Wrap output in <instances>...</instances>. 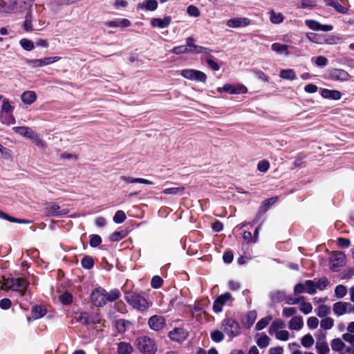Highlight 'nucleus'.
<instances>
[{"label":"nucleus","mask_w":354,"mask_h":354,"mask_svg":"<svg viewBox=\"0 0 354 354\" xmlns=\"http://www.w3.org/2000/svg\"><path fill=\"white\" fill-rule=\"evenodd\" d=\"M78 322H81L83 324H100V319H98L97 321L95 320H89V315H88L86 313H80L78 317H76Z\"/></svg>","instance_id":"31"},{"label":"nucleus","mask_w":354,"mask_h":354,"mask_svg":"<svg viewBox=\"0 0 354 354\" xmlns=\"http://www.w3.org/2000/svg\"><path fill=\"white\" fill-rule=\"evenodd\" d=\"M14 110V106H12L9 100L6 98V99H3V101L2 102V106H1V111H0V113H12Z\"/></svg>","instance_id":"43"},{"label":"nucleus","mask_w":354,"mask_h":354,"mask_svg":"<svg viewBox=\"0 0 354 354\" xmlns=\"http://www.w3.org/2000/svg\"><path fill=\"white\" fill-rule=\"evenodd\" d=\"M270 339L267 335L261 336L257 341L260 348H266L270 344Z\"/></svg>","instance_id":"49"},{"label":"nucleus","mask_w":354,"mask_h":354,"mask_svg":"<svg viewBox=\"0 0 354 354\" xmlns=\"http://www.w3.org/2000/svg\"><path fill=\"white\" fill-rule=\"evenodd\" d=\"M352 304L349 302L338 301L333 304V310L337 316H341L346 313H351Z\"/></svg>","instance_id":"14"},{"label":"nucleus","mask_w":354,"mask_h":354,"mask_svg":"<svg viewBox=\"0 0 354 354\" xmlns=\"http://www.w3.org/2000/svg\"><path fill=\"white\" fill-rule=\"evenodd\" d=\"M120 296V291L118 290H113L109 292H106V301H113L118 299Z\"/></svg>","instance_id":"51"},{"label":"nucleus","mask_w":354,"mask_h":354,"mask_svg":"<svg viewBox=\"0 0 354 354\" xmlns=\"http://www.w3.org/2000/svg\"><path fill=\"white\" fill-rule=\"evenodd\" d=\"M256 318H257V314L254 311H250L248 313L245 324H247V326L248 328L250 327L254 324Z\"/></svg>","instance_id":"59"},{"label":"nucleus","mask_w":354,"mask_h":354,"mask_svg":"<svg viewBox=\"0 0 354 354\" xmlns=\"http://www.w3.org/2000/svg\"><path fill=\"white\" fill-rule=\"evenodd\" d=\"M276 339L281 341H287L289 339L290 333L288 330H282L274 334Z\"/></svg>","instance_id":"55"},{"label":"nucleus","mask_w":354,"mask_h":354,"mask_svg":"<svg viewBox=\"0 0 354 354\" xmlns=\"http://www.w3.org/2000/svg\"><path fill=\"white\" fill-rule=\"evenodd\" d=\"M300 310L305 315L310 314L313 310V306L309 302H301L300 305Z\"/></svg>","instance_id":"56"},{"label":"nucleus","mask_w":354,"mask_h":354,"mask_svg":"<svg viewBox=\"0 0 354 354\" xmlns=\"http://www.w3.org/2000/svg\"><path fill=\"white\" fill-rule=\"evenodd\" d=\"M158 1L156 0H145V2L138 4V8L145 9L149 11H154L158 8Z\"/></svg>","instance_id":"25"},{"label":"nucleus","mask_w":354,"mask_h":354,"mask_svg":"<svg viewBox=\"0 0 354 354\" xmlns=\"http://www.w3.org/2000/svg\"><path fill=\"white\" fill-rule=\"evenodd\" d=\"M180 75L185 79L194 80L198 82L205 83L207 75L205 73L196 69H183Z\"/></svg>","instance_id":"5"},{"label":"nucleus","mask_w":354,"mask_h":354,"mask_svg":"<svg viewBox=\"0 0 354 354\" xmlns=\"http://www.w3.org/2000/svg\"><path fill=\"white\" fill-rule=\"evenodd\" d=\"M328 77L333 81L344 82L348 80L351 75L344 69L332 68L328 72Z\"/></svg>","instance_id":"11"},{"label":"nucleus","mask_w":354,"mask_h":354,"mask_svg":"<svg viewBox=\"0 0 354 354\" xmlns=\"http://www.w3.org/2000/svg\"><path fill=\"white\" fill-rule=\"evenodd\" d=\"M81 263H82V266L83 268H84L86 269H90L93 266V260L92 258H91L89 257H86L83 258Z\"/></svg>","instance_id":"63"},{"label":"nucleus","mask_w":354,"mask_h":354,"mask_svg":"<svg viewBox=\"0 0 354 354\" xmlns=\"http://www.w3.org/2000/svg\"><path fill=\"white\" fill-rule=\"evenodd\" d=\"M221 329L231 337L238 336L241 333L239 324L231 318L224 319Z\"/></svg>","instance_id":"4"},{"label":"nucleus","mask_w":354,"mask_h":354,"mask_svg":"<svg viewBox=\"0 0 354 354\" xmlns=\"http://www.w3.org/2000/svg\"><path fill=\"white\" fill-rule=\"evenodd\" d=\"M347 293V289L346 286L343 285H338L335 287V296L339 298L342 299L343 298Z\"/></svg>","instance_id":"47"},{"label":"nucleus","mask_w":354,"mask_h":354,"mask_svg":"<svg viewBox=\"0 0 354 354\" xmlns=\"http://www.w3.org/2000/svg\"><path fill=\"white\" fill-rule=\"evenodd\" d=\"M306 37L309 41H310L313 43L318 44H324V37L322 35H319L317 33L308 32L306 34Z\"/></svg>","instance_id":"35"},{"label":"nucleus","mask_w":354,"mask_h":354,"mask_svg":"<svg viewBox=\"0 0 354 354\" xmlns=\"http://www.w3.org/2000/svg\"><path fill=\"white\" fill-rule=\"evenodd\" d=\"M326 6L333 8L336 12L346 14L348 9L341 5L338 0H324Z\"/></svg>","instance_id":"23"},{"label":"nucleus","mask_w":354,"mask_h":354,"mask_svg":"<svg viewBox=\"0 0 354 354\" xmlns=\"http://www.w3.org/2000/svg\"><path fill=\"white\" fill-rule=\"evenodd\" d=\"M317 6L315 0H301L298 4V8L301 9H313Z\"/></svg>","instance_id":"37"},{"label":"nucleus","mask_w":354,"mask_h":354,"mask_svg":"<svg viewBox=\"0 0 354 354\" xmlns=\"http://www.w3.org/2000/svg\"><path fill=\"white\" fill-rule=\"evenodd\" d=\"M334 325V321L331 317H326L321 321L320 326L325 330L330 329Z\"/></svg>","instance_id":"50"},{"label":"nucleus","mask_w":354,"mask_h":354,"mask_svg":"<svg viewBox=\"0 0 354 354\" xmlns=\"http://www.w3.org/2000/svg\"><path fill=\"white\" fill-rule=\"evenodd\" d=\"M271 320H272L271 316H267L264 318H262L257 323L256 329L257 330H261L265 328L268 325V324L270 322Z\"/></svg>","instance_id":"42"},{"label":"nucleus","mask_w":354,"mask_h":354,"mask_svg":"<svg viewBox=\"0 0 354 354\" xmlns=\"http://www.w3.org/2000/svg\"><path fill=\"white\" fill-rule=\"evenodd\" d=\"M46 313V309L39 306H35L32 309V317L35 319L41 318Z\"/></svg>","instance_id":"38"},{"label":"nucleus","mask_w":354,"mask_h":354,"mask_svg":"<svg viewBox=\"0 0 354 354\" xmlns=\"http://www.w3.org/2000/svg\"><path fill=\"white\" fill-rule=\"evenodd\" d=\"M130 325L131 323L124 319H119L115 322V327L120 333H124Z\"/></svg>","instance_id":"39"},{"label":"nucleus","mask_w":354,"mask_h":354,"mask_svg":"<svg viewBox=\"0 0 354 354\" xmlns=\"http://www.w3.org/2000/svg\"><path fill=\"white\" fill-rule=\"evenodd\" d=\"M250 24V19L247 17H234L227 21V26L234 28L245 27Z\"/></svg>","instance_id":"17"},{"label":"nucleus","mask_w":354,"mask_h":354,"mask_svg":"<svg viewBox=\"0 0 354 354\" xmlns=\"http://www.w3.org/2000/svg\"><path fill=\"white\" fill-rule=\"evenodd\" d=\"M12 130L15 133L32 140L33 139L37 138V133L32 128L21 126V127H15L12 128Z\"/></svg>","instance_id":"13"},{"label":"nucleus","mask_w":354,"mask_h":354,"mask_svg":"<svg viewBox=\"0 0 354 354\" xmlns=\"http://www.w3.org/2000/svg\"><path fill=\"white\" fill-rule=\"evenodd\" d=\"M346 262V255L342 252H334L330 258V269L333 271H338Z\"/></svg>","instance_id":"7"},{"label":"nucleus","mask_w":354,"mask_h":354,"mask_svg":"<svg viewBox=\"0 0 354 354\" xmlns=\"http://www.w3.org/2000/svg\"><path fill=\"white\" fill-rule=\"evenodd\" d=\"M270 20L272 24H279L283 21L284 16L281 12H276L273 10L269 11Z\"/></svg>","instance_id":"32"},{"label":"nucleus","mask_w":354,"mask_h":354,"mask_svg":"<svg viewBox=\"0 0 354 354\" xmlns=\"http://www.w3.org/2000/svg\"><path fill=\"white\" fill-rule=\"evenodd\" d=\"M0 120L4 124L10 126V124H15L16 120L12 113H0Z\"/></svg>","instance_id":"33"},{"label":"nucleus","mask_w":354,"mask_h":354,"mask_svg":"<svg viewBox=\"0 0 354 354\" xmlns=\"http://www.w3.org/2000/svg\"><path fill=\"white\" fill-rule=\"evenodd\" d=\"M187 12L190 17H198L201 15L200 10L194 5H190L187 7Z\"/></svg>","instance_id":"54"},{"label":"nucleus","mask_w":354,"mask_h":354,"mask_svg":"<svg viewBox=\"0 0 354 354\" xmlns=\"http://www.w3.org/2000/svg\"><path fill=\"white\" fill-rule=\"evenodd\" d=\"M194 41H195V39L192 37H189L186 38V39H185V43H186L185 47L188 50L187 53H192L194 52V48H196V44H194Z\"/></svg>","instance_id":"52"},{"label":"nucleus","mask_w":354,"mask_h":354,"mask_svg":"<svg viewBox=\"0 0 354 354\" xmlns=\"http://www.w3.org/2000/svg\"><path fill=\"white\" fill-rule=\"evenodd\" d=\"M232 296L230 293L225 292L220 295L214 301L213 309L216 313H220L222 310L223 306L228 301L231 300Z\"/></svg>","instance_id":"18"},{"label":"nucleus","mask_w":354,"mask_h":354,"mask_svg":"<svg viewBox=\"0 0 354 354\" xmlns=\"http://www.w3.org/2000/svg\"><path fill=\"white\" fill-rule=\"evenodd\" d=\"M0 218L5 219V220L9 221L10 222L17 223H31V221H28V220H23V219H19V218H16L12 217L10 216H9L8 214H7L6 213L2 212L1 210H0Z\"/></svg>","instance_id":"36"},{"label":"nucleus","mask_w":354,"mask_h":354,"mask_svg":"<svg viewBox=\"0 0 354 354\" xmlns=\"http://www.w3.org/2000/svg\"><path fill=\"white\" fill-rule=\"evenodd\" d=\"M19 44L21 46L27 51L32 50L35 46L34 43L31 40L26 38L21 39L19 41Z\"/></svg>","instance_id":"45"},{"label":"nucleus","mask_w":354,"mask_h":354,"mask_svg":"<svg viewBox=\"0 0 354 354\" xmlns=\"http://www.w3.org/2000/svg\"><path fill=\"white\" fill-rule=\"evenodd\" d=\"M315 347L318 354H328L330 351L325 337L324 336L317 338Z\"/></svg>","instance_id":"22"},{"label":"nucleus","mask_w":354,"mask_h":354,"mask_svg":"<svg viewBox=\"0 0 354 354\" xmlns=\"http://www.w3.org/2000/svg\"><path fill=\"white\" fill-rule=\"evenodd\" d=\"M150 328L154 330H159L165 326V319L162 316L154 315L149 319Z\"/></svg>","instance_id":"19"},{"label":"nucleus","mask_w":354,"mask_h":354,"mask_svg":"<svg viewBox=\"0 0 354 354\" xmlns=\"http://www.w3.org/2000/svg\"><path fill=\"white\" fill-rule=\"evenodd\" d=\"M314 338L310 334H307L304 335L301 339V343L302 346L306 348H309L312 346L314 344Z\"/></svg>","instance_id":"44"},{"label":"nucleus","mask_w":354,"mask_h":354,"mask_svg":"<svg viewBox=\"0 0 354 354\" xmlns=\"http://www.w3.org/2000/svg\"><path fill=\"white\" fill-rule=\"evenodd\" d=\"M304 322L301 317H293L289 322L288 327L290 330H299L302 328Z\"/></svg>","instance_id":"26"},{"label":"nucleus","mask_w":354,"mask_h":354,"mask_svg":"<svg viewBox=\"0 0 354 354\" xmlns=\"http://www.w3.org/2000/svg\"><path fill=\"white\" fill-rule=\"evenodd\" d=\"M297 310L295 308L293 307H286L283 309L282 315L284 317H290L291 316L295 315L297 313Z\"/></svg>","instance_id":"58"},{"label":"nucleus","mask_w":354,"mask_h":354,"mask_svg":"<svg viewBox=\"0 0 354 354\" xmlns=\"http://www.w3.org/2000/svg\"><path fill=\"white\" fill-rule=\"evenodd\" d=\"M272 50L276 52L278 54H284L286 56L290 55L288 51V46L286 44H282L281 43H273L271 45Z\"/></svg>","instance_id":"29"},{"label":"nucleus","mask_w":354,"mask_h":354,"mask_svg":"<svg viewBox=\"0 0 354 354\" xmlns=\"http://www.w3.org/2000/svg\"><path fill=\"white\" fill-rule=\"evenodd\" d=\"M135 345L142 354H155L158 349L155 340L147 335L138 337Z\"/></svg>","instance_id":"1"},{"label":"nucleus","mask_w":354,"mask_h":354,"mask_svg":"<svg viewBox=\"0 0 354 354\" xmlns=\"http://www.w3.org/2000/svg\"><path fill=\"white\" fill-rule=\"evenodd\" d=\"M306 292L308 294L313 295L316 292L315 283L311 280H307L305 282Z\"/></svg>","instance_id":"53"},{"label":"nucleus","mask_w":354,"mask_h":354,"mask_svg":"<svg viewBox=\"0 0 354 354\" xmlns=\"http://www.w3.org/2000/svg\"><path fill=\"white\" fill-rule=\"evenodd\" d=\"M126 233L124 231L115 232L110 236V239L112 241H118L125 237Z\"/></svg>","instance_id":"62"},{"label":"nucleus","mask_w":354,"mask_h":354,"mask_svg":"<svg viewBox=\"0 0 354 354\" xmlns=\"http://www.w3.org/2000/svg\"><path fill=\"white\" fill-rule=\"evenodd\" d=\"M330 313V308L326 305H320L317 309V315L319 317H324Z\"/></svg>","instance_id":"48"},{"label":"nucleus","mask_w":354,"mask_h":354,"mask_svg":"<svg viewBox=\"0 0 354 354\" xmlns=\"http://www.w3.org/2000/svg\"><path fill=\"white\" fill-rule=\"evenodd\" d=\"M171 17L165 15L162 19V18H152L150 21V25L152 28H166L169 26L171 23Z\"/></svg>","instance_id":"15"},{"label":"nucleus","mask_w":354,"mask_h":354,"mask_svg":"<svg viewBox=\"0 0 354 354\" xmlns=\"http://www.w3.org/2000/svg\"><path fill=\"white\" fill-rule=\"evenodd\" d=\"M286 293L283 291H274L271 294V299L274 302H281L285 301Z\"/></svg>","instance_id":"41"},{"label":"nucleus","mask_w":354,"mask_h":354,"mask_svg":"<svg viewBox=\"0 0 354 354\" xmlns=\"http://www.w3.org/2000/svg\"><path fill=\"white\" fill-rule=\"evenodd\" d=\"M44 212L47 216H57L66 214L69 211L68 209H62L57 204L48 203L44 208Z\"/></svg>","instance_id":"10"},{"label":"nucleus","mask_w":354,"mask_h":354,"mask_svg":"<svg viewBox=\"0 0 354 354\" xmlns=\"http://www.w3.org/2000/svg\"><path fill=\"white\" fill-rule=\"evenodd\" d=\"M125 299L131 306L140 311H144L149 308L147 301L137 293L128 292L125 295Z\"/></svg>","instance_id":"3"},{"label":"nucleus","mask_w":354,"mask_h":354,"mask_svg":"<svg viewBox=\"0 0 354 354\" xmlns=\"http://www.w3.org/2000/svg\"><path fill=\"white\" fill-rule=\"evenodd\" d=\"M279 77L284 80H294L297 79L295 72L293 69H283L280 71Z\"/></svg>","instance_id":"34"},{"label":"nucleus","mask_w":354,"mask_h":354,"mask_svg":"<svg viewBox=\"0 0 354 354\" xmlns=\"http://www.w3.org/2000/svg\"><path fill=\"white\" fill-rule=\"evenodd\" d=\"M320 95L324 99L333 100H338L342 97V93L339 91L328 88H322Z\"/></svg>","instance_id":"20"},{"label":"nucleus","mask_w":354,"mask_h":354,"mask_svg":"<svg viewBox=\"0 0 354 354\" xmlns=\"http://www.w3.org/2000/svg\"><path fill=\"white\" fill-rule=\"evenodd\" d=\"M217 91L219 93H227L229 94H245L248 93V88L243 84L234 85L225 84L223 87H218Z\"/></svg>","instance_id":"6"},{"label":"nucleus","mask_w":354,"mask_h":354,"mask_svg":"<svg viewBox=\"0 0 354 354\" xmlns=\"http://www.w3.org/2000/svg\"><path fill=\"white\" fill-rule=\"evenodd\" d=\"M127 219V216L124 211L118 210L115 212L113 216V221L115 223H122Z\"/></svg>","instance_id":"46"},{"label":"nucleus","mask_w":354,"mask_h":354,"mask_svg":"<svg viewBox=\"0 0 354 354\" xmlns=\"http://www.w3.org/2000/svg\"><path fill=\"white\" fill-rule=\"evenodd\" d=\"M21 99L25 104L30 105L36 101L37 95L35 91H26L21 94Z\"/></svg>","instance_id":"24"},{"label":"nucleus","mask_w":354,"mask_h":354,"mask_svg":"<svg viewBox=\"0 0 354 354\" xmlns=\"http://www.w3.org/2000/svg\"><path fill=\"white\" fill-rule=\"evenodd\" d=\"M91 301L96 306H102L106 303V290L102 288L95 289L91 295Z\"/></svg>","instance_id":"9"},{"label":"nucleus","mask_w":354,"mask_h":354,"mask_svg":"<svg viewBox=\"0 0 354 354\" xmlns=\"http://www.w3.org/2000/svg\"><path fill=\"white\" fill-rule=\"evenodd\" d=\"M169 336L173 341L181 342L188 337V332L182 328H176L169 332Z\"/></svg>","instance_id":"16"},{"label":"nucleus","mask_w":354,"mask_h":354,"mask_svg":"<svg viewBox=\"0 0 354 354\" xmlns=\"http://www.w3.org/2000/svg\"><path fill=\"white\" fill-rule=\"evenodd\" d=\"M187 50H188L187 49V48L185 47V46H175L170 50V52L175 55H179L187 53Z\"/></svg>","instance_id":"61"},{"label":"nucleus","mask_w":354,"mask_h":354,"mask_svg":"<svg viewBox=\"0 0 354 354\" xmlns=\"http://www.w3.org/2000/svg\"><path fill=\"white\" fill-rule=\"evenodd\" d=\"M286 327L285 322L281 319H276L272 322L269 328V333L273 335L282 330Z\"/></svg>","instance_id":"28"},{"label":"nucleus","mask_w":354,"mask_h":354,"mask_svg":"<svg viewBox=\"0 0 354 354\" xmlns=\"http://www.w3.org/2000/svg\"><path fill=\"white\" fill-rule=\"evenodd\" d=\"M305 24L312 30L328 32L333 29V26L330 24H321L318 21L314 19L305 20Z\"/></svg>","instance_id":"12"},{"label":"nucleus","mask_w":354,"mask_h":354,"mask_svg":"<svg viewBox=\"0 0 354 354\" xmlns=\"http://www.w3.org/2000/svg\"><path fill=\"white\" fill-rule=\"evenodd\" d=\"M61 59L60 57H47L37 59H28L26 63L31 68H39L53 64Z\"/></svg>","instance_id":"8"},{"label":"nucleus","mask_w":354,"mask_h":354,"mask_svg":"<svg viewBox=\"0 0 354 354\" xmlns=\"http://www.w3.org/2000/svg\"><path fill=\"white\" fill-rule=\"evenodd\" d=\"M133 352V346L126 342H121L118 344V354H131Z\"/></svg>","instance_id":"27"},{"label":"nucleus","mask_w":354,"mask_h":354,"mask_svg":"<svg viewBox=\"0 0 354 354\" xmlns=\"http://www.w3.org/2000/svg\"><path fill=\"white\" fill-rule=\"evenodd\" d=\"M319 320L315 317H310L307 320V326L310 329H315L318 326Z\"/></svg>","instance_id":"64"},{"label":"nucleus","mask_w":354,"mask_h":354,"mask_svg":"<svg viewBox=\"0 0 354 354\" xmlns=\"http://www.w3.org/2000/svg\"><path fill=\"white\" fill-rule=\"evenodd\" d=\"M72 298V295L68 292H64L59 296V300L64 305L71 304Z\"/></svg>","instance_id":"60"},{"label":"nucleus","mask_w":354,"mask_h":354,"mask_svg":"<svg viewBox=\"0 0 354 354\" xmlns=\"http://www.w3.org/2000/svg\"><path fill=\"white\" fill-rule=\"evenodd\" d=\"M344 346L345 344L340 338L333 339L331 342V348L333 351H341Z\"/></svg>","instance_id":"40"},{"label":"nucleus","mask_w":354,"mask_h":354,"mask_svg":"<svg viewBox=\"0 0 354 354\" xmlns=\"http://www.w3.org/2000/svg\"><path fill=\"white\" fill-rule=\"evenodd\" d=\"M104 25L109 28H127L131 26V21L128 19H116L106 21Z\"/></svg>","instance_id":"21"},{"label":"nucleus","mask_w":354,"mask_h":354,"mask_svg":"<svg viewBox=\"0 0 354 354\" xmlns=\"http://www.w3.org/2000/svg\"><path fill=\"white\" fill-rule=\"evenodd\" d=\"M28 286V281L24 278H3L1 288L24 293Z\"/></svg>","instance_id":"2"},{"label":"nucleus","mask_w":354,"mask_h":354,"mask_svg":"<svg viewBox=\"0 0 354 354\" xmlns=\"http://www.w3.org/2000/svg\"><path fill=\"white\" fill-rule=\"evenodd\" d=\"M121 180L125 182L126 183H142L146 185H151L153 183L149 181V180L139 178H133L131 176H122L120 177Z\"/></svg>","instance_id":"30"},{"label":"nucleus","mask_w":354,"mask_h":354,"mask_svg":"<svg viewBox=\"0 0 354 354\" xmlns=\"http://www.w3.org/2000/svg\"><path fill=\"white\" fill-rule=\"evenodd\" d=\"M211 338L214 342H221L224 338V335L223 332L220 330H214L211 333Z\"/></svg>","instance_id":"57"}]
</instances>
